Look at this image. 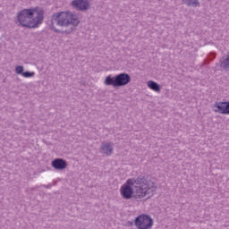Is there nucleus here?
I'll return each instance as SVG.
<instances>
[{"label": "nucleus", "mask_w": 229, "mask_h": 229, "mask_svg": "<svg viewBox=\"0 0 229 229\" xmlns=\"http://www.w3.org/2000/svg\"><path fill=\"white\" fill-rule=\"evenodd\" d=\"M131 80V78L130 77V75L126 73H121L116 77H106L105 83L106 85H113V87H123L124 85H128Z\"/></svg>", "instance_id": "obj_4"}, {"label": "nucleus", "mask_w": 229, "mask_h": 229, "mask_svg": "<svg viewBox=\"0 0 229 229\" xmlns=\"http://www.w3.org/2000/svg\"><path fill=\"white\" fill-rule=\"evenodd\" d=\"M148 87L151 89V90H154V92H160V85H158L155 81H148Z\"/></svg>", "instance_id": "obj_9"}, {"label": "nucleus", "mask_w": 229, "mask_h": 229, "mask_svg": "<svg viewBox=\"0 0 229 229\" xmlns=\"http://www.w3.org/2000/svg\"><path fill=\"white\" fill-rule=\"evenodd\" d=\"M183 3L189 6H198V0H183Z\"/></svg>", "instance_id": "obj_11"}, {"label": "nucleus", "mask_w": 229, "mask_h": 229, "mask_svg": "<svg viewBox=\"0 0 229 229\" xmlns=\"http://www.w3.org/2000/svg\"><path fill=\"white\" fill-rule=\"evenodd\" d=\"M18 21L25 28H37L44 21V11L38 7L23 9L18 14Z\"/></svg>", "instance_id": "obj_2"}, {"label": "nucleus", "mask_w": 229, "mask_h": 229, "mask_svg": "<svg viewBox=\"0 0 229 229\" xmlns=\"http://www.w3.org/2000/svg\"><path fill=\"white\" fill-rule=\"evenodd\" d=\"M15 71H16V73H17V74H23V72H24V67H22V66H16Z\"/></svg>", "instance_id": "obj_12"}, {"label": "nucleus", "mask_w": 229, "mask_h": 229, "mask_svg": "<svg viewBox=\"0 0 229 229\" xmlns=\"http://www.w3.org/2000/svg\"><path fill=\"white\" fill-rule=\"evenodd\" d=\"M72 5L77 10H89V2L87 0H74Z\"/></svg>", "instance_id": "obj_7"}, {"label": "nucleus", "mask_w": 229, "mask_h": 229, "mask_svg": "<svg viewBox=\"0 0 229 229\" xmlns=\"http://www.w3.org/2000/svg\"><path fill=\"white\" fill-rule=\"evenodd\" d=\"M52 167H54V169L62 171V170L65 169V167H67V162H65V160L60 159V158L55 159L52 162Z\"/></svg>", "instance_id": "obj_8"}, {"label": "nucleus", "mask_w": 229, "mask_h": 229, "mask_svg": "<svg viewBox=\"0 0 229 229\" xmlns=\"http://www.w3.org/2000/svg\"><path fill=\"white\" fill-rule=\"evenodd\" d=\"M53 19L56 21L57 26H69V24L78 26L80 22L76 15L65 12L54 14Z\"/></svg>", "instance_id": "obj_3"}, {"label": "nucleus", "mask_w": 229, "mask_h": 229, "mask_svg": "<svg viewBox=\"0 0 229 229\" xmlns=\"http://www.w3.org/2000/svg\"><path fill=\"white\" fill-rule=\"evenodd\" d=\"M102 151H104L106 155H112L114 148H112V146L109 143H106L102 147Z\"/></svg>", "instance_id": "obj_10"}, {"label": "nucleus", "mask_w": 229, "mask_h": 229, "mask_svg": "<svg viewBox=\"0 0 229 229\" xmlns=\"http://www.w3.org/2000/svg\"><path fill=\"white\" fill-rule=\"evenodd\" d=\"M213 110L216 114L229 115V102H216L213 106Z\"/></svg>", "instance_id": "obj_6"}, {"label": "nucleus", "mask_w": 229, "mask_h": 229, "mask_svg": "<svg viewBox=\"0 0 229 229\" xmlns=\"http://www.w3.org/2000/svg\"><path fill=\"white\" fill-rule=\"evenodd\" d=\"M33 74H35V73L30 72H25L22 73V76H24V78H31V76H33Z\"/></svg>", "instance_id": "obj_13"}, {"label": "nucleus", "mask_w": 229, "mask_h": 229, "mask_svg": "<svg viewBox=\"0 0 229 229\" xmlns=\"http://www.w3.org/2000/svg\"><path fill=\"white\" fill-rule=\"evenodd\" d=\"M157 192V184L149 177H138L136 179H128L121 186L120 193L123 199H144L151 198Z\"/></svg>", "instance_id": "obj_1"}, {"label": "nucleus", "mask_w": 229, "mask_h": 229, "mask_svg": "<svg viewBox=\"0 0 229 229\" xmlns=\"http://www.w3.org/2000/svg\"><path fill=\"white\" fill-rule=\"evenodd\" d=\"M134 224L138 229H151L153 228V218L142 214L136 217Z\"/></svg>", "instance_id": "obj_5"}]
</instances>
